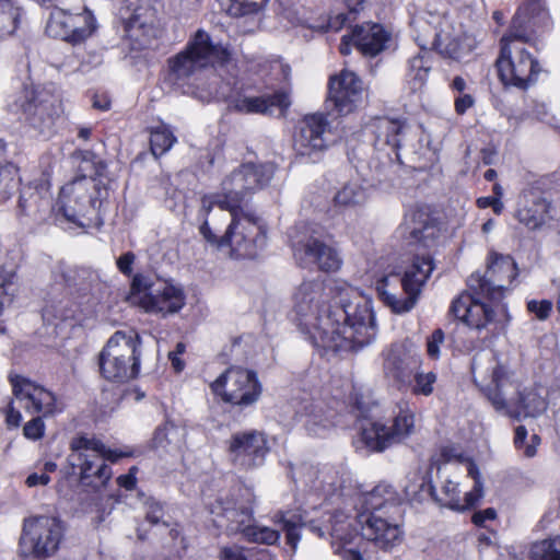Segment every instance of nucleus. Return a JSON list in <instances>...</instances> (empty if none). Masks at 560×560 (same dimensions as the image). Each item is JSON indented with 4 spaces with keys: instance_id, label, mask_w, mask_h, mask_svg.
<instances>
[{
    "instance_id": "6",
    "label": "nucleus",
    "mask_w": 560,
    "mask_h": 560,
    "mask_svg": "<svg viewBox=\"0 0 560 560\" xmlns=\"http://www.w3.org/2000/svg\"><path fill=\"white\" fill-rule=\"evenodd\" d=\"M273 174L275 166L270 163L242 164L222 180L221 192L202 197L201 210L208 214L215 206L222 211L242 209L246 197L267 186Z\"/></svg>"
},
{
    "instance_id": "34",
    "label": "nucleus",
    "mask_w": 560,
    "mask_h": 560,
    "mask_svg": "<svg viewBox=\"0 0 560 560\" xmlns=\"http://www.w3.org/2000/svg\"><path fill=\"white\" fill-rule=\"evenodd\" d=\"M72 159L78 164L80 172L83 173L80 177L92 179L98 186L105 185L103 178L107 177V165L97 154L90 150H75L72 153Z\"/></svg>"
},
{
    "instance_id": "21",
    "label": "nucleus",
    "mask_w": 560,
    "mask_h": 560,
    "mask_svg": "<svg viewBox=\"0 0 560 560\" xmlns=\"http://www.w3.org/2000/svg\"><path fill=\"white\" fill-rule=\"evenodd\" d=\"M395 413L393 424L386 427L380 422H372L362 429V440L371 451L383 452L390 445L407 439L415 428L413 412L407 405L399 406Z\"/></svg>"
},
{
    "instance_id": "54",
    "label": "nucleus",
    "mask_w": 560,
    "mask_h": 560,
    "mask_svg": "<svg viewBox=\"0 0 560 560\" xmlns=\"http://www.w3.org/2000/svg\"><path fill=\"white\" fill-rule=\"evenodd\" d=\"M135 258H136V256L131 252H127V253L122 254L117 259V267H118L119 271L126 276H129L132 271V264L135 261Z\"/></svg>"
},
{
    "instance_id": "9",
    "label": "nucleus",
    "mask_w": 560,
    "mask_h": 560,
    "mask_svg": "<svg viewBox=\"0 0 560 560\" xmlns=\"http://www.w3.org/2000/svg\"><path fill=\"white\" fill-rule=\"evenodd\" d=\"M515 23L516 19L510 34L501 38V51L495 66L504 85L526 89L536 80L540 69L538 62L525 49L524 43L527 37L524 32L515 28Z\"/></svg>"
},
{
    "instance_id": "26",
    "label": "nucleus",
    "mask_w": 560,
    "mask_h": 560,
    "mask_svg": "<svg viewBox=\"0 0 560 560\" xmlns=\"http://www.w3.org/2000/svg\"><path fill=\"white\" fill-rule=\"evenodd\" d=\"M294 257L300 265L315 264L322 271H337L342 264L339 252L324 242L310 237L304 243H293Z\"/></svg>"
},
{
    "instance_id": "31",
    "label": "nucleus",
    "mask_w": 560,
    "mask_h": 560,
    "mask_svg": "<svg viewBox=\"0 0 560 560\" xmlns=\"http://www.w3.org/2000/svg\"><path fill=\"white\" fill-rule=\"evenodd\" d=\"M351 39L363 55L374 57L386 48L389 34L381 24L364 23L353 27Z\"/></svg>"
},
{
    "instance_id": "47",
    "label": "nucleus",
    "mask_w": 560,
    "mask_h": 560,
    "mask_svg": "<svg viewBox=\"0 0 560 560\" xmlns=\"http://www.w3.org/2000/svg\"><path fill=\"white\" fill-rule=\"evenodd\" d=\"M415 384L411 390L416 395L429 396L433 393V385L436 382V375L433 372L428 373H413Z\"/></svg>"
},
{
    "instance_id": "43",
    "label": "nucleus",
    "mask_w": 560,
    "mask_h": 560,
    "mask_svg": "<svg viewBox=\"0 0 560 560\" xmlns=\"http://www.w3.org/2000/svg\"><path fill=\"white\" fill-rule=\"evenodd\" d=\"M18 184V168L11 163L0 165V202L11 197Z\"/></svg>"
},
{
    "instance_id": "25",
    "label": "nucleus",
    "mask_w": 560,
    "mask_h": 560,
    "mask_svg": "<svg viewBox=\"0 0 560 560\" xmlns=\"http://www.w3.org/2000/svg\"><path fill=\"white\" fill-rule=\"evenodd\" d=\"M468 475L475 480V486L471 491L465 494L464 500H460L459 498L457 483L448 479H446L441 487V497L435 493V488L433 486L430 485L428 490L434 500L442 506H447L455 511H465L474 508L482 498L483 492L478 468L472 463L468 466Z\"/></svg>"
},
{
    "instance_id": "30",
    "label": "nucleus",
    "mask_w": 560,
    "mask_h": 560,
    "mask_svg": "<svg viewBox=\"0 0 560 560\" xmlns=\"http://www.w3.org/2000/svg\"><path fill=\"white\" fill-rule=\"evenodd\" d=\"M44 176H47L44 174ZM19 207L26 215L42 217L51 208L50 183L47 177L37 184L25 186L20 195Z\"/></svg>"
},
{
    "instance_id": "19",
    "label": "nucleus",
    "mask_w": 560,
    "mask_h": 560,
    "mask_svg": "<svg viewBox=\"0 0 560 560\" xmlns=\"http://www.w3.org/2000/svg\"><path fill=\"white\" fill-rule=\"evenodd\" d=\"M217 95L226 98L230 107L242 114L283 116L291 105L290 96L284 91L259 96H250L243 91H233L230 94L218 91H210L207 95L197 94L205 102H209Z\"/></svg>"
},
{
    "instance_id": "38",
    "label": "nucleus",
    "mask_w": 560,
    "mask_h": 560,
    "mask_svg": "<svg viewBox=\"0 0 560 560\" xmlns=\"http://www.w3.org/2000/svg\"><path fill=\"white\" fill-rule=\"evenodd\" d=\"M482 298H487V295L475 293L474 302L469 310H466V317L464 318L467 326L478 330L485 328L494 317L493 310L482 302Z\"/></svg>"
},
{
    "instance_id": "41",
    "label": "nucleus",
    "mask_w": 560,
    "mask_h": 560,
    "mask_svg": "<svg viewBox=\"0 0 560 560\" xmlns=\"http://www.w3.org/2000/svg\"><path fill=\"white\" fill-rule=\"evenodd\" d=\"M141 8L135 2L126 0L119 9V15L125 24V30L130 37L136 36L137 31L147 26V22L141 20Z\"/></svg>"
},
{
    "instance_id": "44",
    "label": "nucleus",
    "mask_w": 560,
    "mask_h": 560,
    "mask_svg": "<svg viewBox=\"0 0 560 560\" xmlns=\"http://www.w3.org/2000/svg\"><path fill=\"white\" fill-rule=\"evenodd\" d=\"M243 536L250 542L271 546L279 541L280 532L267 526H255L250 523Z\"/></svg>"
},
{
    "instance_id": "59",
    "label": "nucleus",
    "mask_w": 560,
    "mask_h": 560,
    "mask_svg": "<svg viewBox=\"0 0 560 560\" xmlns=\"http://www.w3.org/2000/svg\"><path fill=\"white\" fill-rule=\"evenodd\" d=\"M22 420L21 412L16 410L12 402L9 405L5 421L9 427L18 428L20 425V422Z\"/></svg>"
},
{
    "instance_id": "48",
    "label": "nucleus",
    "mask_w": 560,
    "mask_h": 560,
    "mask_svg": "<svg viewBox=\"0 0 560 560\" xmlns=\"http://www.w3.org/2000/svg\"><path fill=\"white\" fill-rule=\"evenodd\" d=\"M474 298V291H471V293L460 294L453 301L450 312L454 315L455 318L464 322V318L466 317V310H469V307L471 306Z\"/></svg>"
},
{
    "instance_id": "22",
    "label": "nucleus",
    "mask_w": 560,
    "mask_h": 560,
    "mask_svg": "<svg viewBox=\"0 0 560 560\" xmlns=\"http://www.w3.org/2000/svg\"><path fill=\"white\" fill-rule=\"evenodd\" d=\"M229 452L231 460L236 467L248 470L265 463L269 446L265 433L253 430L233 434Z\"/></svg>"
},
{
    "instance_id": "64",
    "label": "nucleus",
    "mask_w": 560,
    "mask_h": 560,
    "mask_svg": "<svg viewBox=\"0 0 560 560\" xmlns=\"http://www.w3.org/2000/svg\"><path fill=\"white\" fill-rule=\"evenodd\" d=\"M339 553L345 560H363L361 553L355 549L343 548Z\"/></svg>"
},
{
    "instance_id": "18",
    "label": "nucleus",
    "mask_w": 560,
    "mask_h": 560,
    "mask_svg": "<svg viewBox=\"0 0 560 560\" xmlns=\"http://www.w3.org/2000/svg\"><path fill=\"white\" fill-rule=\"evenodd\" d=\"M211 388L224 401L238 406L254 404L261 394L256 373L241 366L229 368L211 384Z\"/></svg>"
},
{
    "instance_id": "42",
    "label": "nucleus",
    "mask_w": 560,
    "mask_h": 560,
    "mask_svg": "<svg viewBox=\"0 0 560 560\" xmlns=\"http://www.w3.org/2000/svg\"><path fill=\"white\" fill-rule=\"evenodd\" d=\"M176 138L165 126H159L151 131L150 145L154 156L166 153L175 143Z\"/></svg>"
},
{
    "instance_id": "23",
    "label": "nucleus",
    "mask_w": 560,
    "mask_h": 560,
    "mask_svg": "<svg viewBox=\"0 0 560 560\" xmlns=\"http://www.w3.org/2000/svg\"><path fill=\"white\" fill-rule=\"evenodd\" d=\"M362 94L361 79L354 72L345 69L329 79L327 107L332 106L340 116L348 115L361 103Z\"/></svg>"
},
{
    "instance_id": "52",
    "label": "nucleus",
    "mask_w": 560,
    "mask_h": 560,
    "mask_svg": "<svg viewBox=\"0 0 560 560\" xmlns=\"http://www.w3.org/2000/svg\"><path fill=\"white\" fill-rule=\"evenodd\" d=\"M60 67L66 71V73H85L89 70V66L80 61L75 54L67 56Z\"/></svg>"
},
{
    "instance_id": "60",
    "label": "nucleus",
    "mask_w": 560,
    "mask_h": 560,
    "mask_svg": "<svg viewBox=\"0 0 560 560\" xmlns=\"http://www.w3.org/2000/svg\"><path fill=\"white\" fill-rule=\"evenodd\" d=\"M221 556L222 560H247L243 551L236 547L224 548Z\"/></svg>"
},
{
    "instance_id": "24",
    "label": "nucleus",
    "mask_w": 560,
    "mask_h": 560,
    "mask_svg": "<svg viewBox=\"0 0 560 560\" xmlns=\"http://www.w3.org/2000/svg\"><path fill=\"white\" fill-rule=\"evenodd\" d=\"M328 121L323 114L304 117L299 133L294 139V150L301 156L315 161L328 145Z\"/></svg>"
},
{
    "instance_id": "3",
    "label": "nucleus",
    "mask_w": 560,
    "mask_h": 560,
    "mask_svg": "<svg viewBox=\"0 0 560 560\" xmlns=\"http://www.w3.org/2000/svg\"><path fill=\"white\" fill-rule=\"evenodd\" d=\"M363 503L369 513L360 516L362 537L384 550L399 544L402 539L399 521L404 511L393 487L376 486L364 495Z\"/></svg>"
},
{
    "instance_id": "15",
    "label": "nucleus",
    "mask_w": 560,
    "mask_h": 560,
    "mask_svg": "<svg viewBox=\"0 0 560 560\" xmlns=\"http://www.w3.org/2000/svg\"><path fill=\"white\" fill-rule=\"evenodd\" d=\"M15 104L26 117L28 124L42 135L52 131L61 112L60 100L48 90L25 85Z\"/></svg>"
},
{
    "instance_id": "61",
    "label": "nucleus",
    "mask_w": 560,
    "mask_h": 560,
    "mask_svg": "<svg viewBox=\"0 0 560 560\" xmlns=\"http://www.w3.org/2000/svg\"><path fill=\"white\" fill-rule=\"evenodd\" d=\"M132 469H130L129 474L127 475H121L117 478V482L120 487H124L125 489L127 490H131L135 488L136 486V477L135 475L132 474Z\"/></svg>"
},
{
    "instance_id": "1",
    "label": "nucleus",
    "mask_w": 560,
    "mask_h": 560,
    "mask_svg": "<svg viewBox=\"0 0 560 560\" xmlns=\"http://www.w3.org/2000/svg\"><path fill=\"white\" fill-rule=\"evenodd\" d=\"M291 318L325 352L352 351L375 336L368 301L346 283L334 279H304L291 293Z\"/></svg>"
},
{
    "instance_id": "11",
    "label": "nucleus",
    "mask_w": 560,
    "mask_h": 560,
    "mask_svg": "<svg viewBox=\"0 0 560 560\" xmlns=\"http://www.w3.org/2000/svg\"><path fill=\"white\" fill-rule=\"evenodd\" d=\"M63 522L56 516L32 515L23 521L20 536L22 555L43 560L52 557L63 539Z\"/></svg>"
},
{
    "instance_id": "63",
    "label": "nucleus",
    "mask_w": 560,
    "mask_h": 560,
    "mask_svg": "<svg viewBox=\"0 0 560 560\" xmlns=\"http://www.w3.org/2000/svg\"><path fill=\"white\" fill-rule=\"evenodd\" d=\"M540 444V438L537 434L530 436V442L526 444L524 455L528 458L534 457L537 453V446Z\"/></svg>"
},
{
    "instance_id": "7",
    "label": "nucleus",
    "mask_w": 560,
    "mask_h": 560,
    "mask_svg": "<svg viewBox=\"0 0 560 560\" xmlns=\"http://www.w3.org/2000/svg\"><path fill=\"white\" fill-rule=\"evenodd\" d=\"M434 269L430 254H416L404 275H388L382 278L376 290L382 301L396 314L411 311L421 289Z\"/></svg>"
},
{
    "instance_id": "55",
    "label": "nucleus",
    "mask_w": 560,
    "mask_h": 560,
    "mask_svg": "<svg viewBox=\"0 0 560 560\" xmlns=\"http://www.w3.org/2000/svg\"><path fill=\"white\" fill-rule=\"evenodd\" d=\"M176 431L173 424H164L159 427L154 433V443L156 446H165V442H168V434Z\"/></svg>"
},
{
    "instance_id": "35",
    "label": "nucleus",
    "mask_w": 560,
    "mask_h": 560,
    "mask_svg": "<svg viewBox=\"0 0 560 560\" xmlns=\"http://www.w3.org/2000/svg\"><path fill=\"white\" fill-rule=\"evenodd\" d=\"M305 417L304 427L308 435L323 438L334 427L332 412L327 413L320 405L307 407Z\"/></svg>"
},
{
    "instance_id": "17",
    "label": "nucleus",
    "mask_w": 560,
    "mask_h": 560,
    "mask_svg": "<svg viewBox=\"0 0 560 560\" xmlns=\"http://www.w3.org/2000/svg\"><path fill=\"white\" fill-rule=\"evenodd\" d=\"M517 277L516 264L510 256L493 254L490 256L483 275L474 273L468 279L470 291L486 294L492 302L501 301Z\"/></svg>"
},
{
    "instance_id": "40",
    "label": "nucleus",
    "mask_w": 560,
    "mask_h": 560,
    "mask_svg": "<svg viewBox=\"0 0 560 560\" xmlns=\"http://www.w3.org/2000/svg\"><path fill=\"white\" fill-rule=\"evenodd\" d=\"M21 8L12 0H0V39L13 34L18 27Z\"/></svg>"
},
{
    "instance_id": "16",
    "label": "nucleus",
    "mask_w": 560,
    "mask_h": 560,
    "mask_svg": "<svg viewBox=\"0 0 560 560\" xmlns=\"http://www.w3.org/2000/svg\"><path fill=\"white\" fill-rule=\"evenodd\" d=\"M98 195L97 183L86 177H77L61 188L57 202L58 211L67 221L83 226V219L95 211Z\"/></svg>"
},
{
    "instance_id": "53",
    "label": "nucleus",
    "mask_w": 560,
    "mask_h": 560,
    "mask_svg": "<svg viewBox=\"0 0 560 560\" xmlns=\"http://www.w3.org/2000/svg\"><path fill=\"white\" fill-rule=\"evenodd\" d=\"M163 506L158 502L148 503L147 520L151 524H159L163 518Z\"/></svg>"
},
{
    "instance_id": "12",
    "label": "nucleus",
    "mask_w": 560,
    "mask_h": 560,
    "mask_svg": "<svg viewBox=\"0 0 560 560\" xmlns=\"http://www.w3.org/2000/svg\"><path fill=\"white\" fill-rule=\"evenodd\" d=\"M72 454L69 456V463L72 467L80 469L81 481H88L91 478L104 486L112 477V469L105 463L106 460L116 462L126 454L118 453L107 448L100 440L79 436L71 441Z\"/></svg>"
},
{
    "instance_id": "45",
    "label": "nucleus",
    "mask_w": 560,
    "mask_h": 560,
    "mask_svg": "<svg viewBox=\"0 0 560 560\" xmlns=\"http://www.w3.org/2000/svg\"><path fill=\"white\" fill-rule=\"evenodd\" d=\"M533 560H560V538L545 539L534 544Z\"/></svg>"
},
{
    "instance_id": "32",
    "label": "nucleus",
    "mask_w": 560,
    "mask_h": 560,
    "mask_svg": "<svg viewBox=\"0 0 560 560\" xmlns=\"http://www.w3.org/2000/svg\"><path fill=\"white\" fill-rule=\"evenodd\" d=\"M550 203L540 195L528 191L524 194L515 212V218L529 230H537L546 222Z\"/></svg>"
},
{
    "instance_id": "13",
    "label": "nucleus",
    "mask_w": 560,
    "mask_h": 560,
    "mask_svg": "<svg viewBox=\"0 0 560 560\" xmlns=\"http://www.w3.org/2000/svg\"><path fill=\"white\" fill-rule=\"evenodd\" d=\"M62 279L70 299L47 304L44 316L61 320L77 319L94 304L92 290L96 275L84 268L69 269L62 273Z\"/></svg>"
},
{
    "instance_id": "37",
    "label": "nucleus",
    "mask_w": 560,
    "mask_h": 560,
    "mask_svg": "<svg viewBox=\"0 0 560 560\" xmlns=\"http://www.w3.org/2000/svg\"><path fill=\"white\" fill-rule=\"evenodd\" d=\"M222 518L225 520V524L221 523V526H225L230 534L241 533L243 535L253 521V511L246 506L229 505L222 508Z\"/></svg>"
},
{
    "instance_id": "50",
    "label": "nucleus",
    "mask_w": 560,
    "mask_h": 560,
    "mask_svg": "<svg viewBox=\"0 0 560 560\" xmlns=\"http://www.w3.org/2000/svg\"><path fill=\"white\" fill-rule=\"evenodd\" d=\"M45 424L40 417H36L26 422L23 428V434L30 440H39L44 435Z\"/></svg>"
},
{
    "instance_id": "36",
    "label": "nucleus",
    "mask_w": 560,
    "mask_h": 560,
    "mask_svg": "<svg viewBox=\"0 0 560 560\" xmlns=\"http://www.w3.org/2000/svg\"><path fill=\"white\" fill-rule=\"evenodd\" d=\"M272 521L275 524L282 525L285 530L287 542L295 551L301 539L299 529L304 525L303 516L298 512L280 510L275 513Z\"/></svg>"
},
{
    "instance_id": "5",
    "label": "nucleus",
    "mask_w": 560,
    "mask_h": 560,
    "mask_svg": "<svg viewBox=\"0 0 560 560\" xmlns=\"http://www.w3.org/2000/svg\"><path fill=\"white\" fill-rule=\"evenodd\" d=\"M416 23L418 27L416 40L422 51L409 60L407 78L412 91L421 89L429 77L432 68L430 49H435L440 55L451 59L462 57L459 37L447 20H441L439 27L422 20Z\"/></svg>"
},
{
    "instance_id": "46",
    "label": "nucleus",
    "mask_w": 560,
    "mask_h": 560,
    "mask_svg": "<svg viewBox=\"0 0 560 560\" xmlns=\"http://www.w3.org/2000/svg\"><path fill=\"white\" fill-rule=\"evenodd\" d=\"M226 12L232 16H242L245 14L258 12L268 0H229Z\"/></svg>"
},
{
    "instance_id": "20",
    "label": "nucleus",
    "mask_w": 560,
    "mask_h": 560,
    "mask_svg": "<svg viewBox=\"0 0 560 560\" xmlns=\"http://www.w3.org/2000/svg\"><path fill=\"white\" fill-rule=\"evenodd\" d=\"M95 30L92 12L82 7L80 12L56 7L46 25V33L71 44H80L90 37Z\"/></svg>"
},
{
    "instance_id": "8",
    "label": "nucleus",
    "mask_w": 560,
    "mask_h": 560,
    "mask_svg": "<svg viewBox=\"0 0 560 560\" xmlns=\"http://www.w3.org/2000/svg\"><path fill=\"white\" fill-rule=\"evenodd\" d=\"M140 346L138 334L116 331L98 354L101 375L115 383L136 378L140 370Z\"/></svg>"
},
{
    "instance_id": "57",
    "label": "nucleus",
    "mask_w": 560,
    "mask_h": 560,
    "mask_svg": "<svg viewBox=\"0 0 560 560\" xmlns=\"http://www.w3.org/2000/svg\"><path fill=\"white\" fill-rule=\"evenodd\" d=\"M497 512L492 508H488L483 511L476 512L472 515V523L477 526H485L486 521L494 520Z\"/></svg>"
},
{
    "instance_id": "49",
    "label": "nucleus",
    "mask_w": 560,
    "mask_h": 560,
    "mask_svg": "<svg viewBox=\"0 0 560 560\" xmlns=\"http://www.w3.org/2000/svg\"><path fill=\"white\" fill-rule=\"evenodd\" d=\"M444 343V331L435 329L427 339V353L431 359L440 358V347Z\"/></svg>"
},
{
    "instance_id": "33",
    "label": "nucleus",
    "mask_w": 560,
    "mask_h": 560,
    "mask_svg": "<svg viewBox=\"0 0 560 560\" xmlns=\"http://www.w3.org/2000/svg\"><path fill=\"white\" fill-rule=\"evenodd\" d=\"M373 126L376 145H388L394 150L401 147L406 129L404 122L384 117L378 118Z\"/></svg>"
},
{
    "instance_id": "62",
    "label": "nucleus",
    "mask_w": 560,
    "mask_h": 560,
    "mask_svg": "<svg viewBox=\"0 0 560 560\" xmlns=\"http://www.w3.org/2000/svg\"><path fill=\"white\" fill-rule=\"evenodd\" d=\"M527 430L524 425H518L515 429L514 444L517 448L526 446Z\"/></svg>"
},
{
    "instance_id": "29",
    "label": "nucleus",
    "mask_w": 560,
    "mask_h": 560,
    "mask_svg": "<svg viewBox=\"0 0 560 560\" xmlns=\"http://www.w3.org/2000/svg\"><path fill=\"white\" fill-rule=\"evenodd\" d=\"M404 232L410 245L430 248L435 245L440 229L425 209H416L406 215Z\"/></svg>"
},
{
    "instance_id": "56",
    "label": "nucleus",
    "mask_w": 560,
    "mask_h": 560,
    "mask_svg": "<svg viewBox=\"0 0 560 560\" xmlns=\"http://www.w3.org/2000/svg\"><path fill=\"white\" fill-rule=\"evenodd\" d=\"M475 100L470 94H463L455 100V110L458 115H463L467 109L472 107Z\"/></svg>"
},
{
    "instance_id": "14",
    "label": "nucleus",
    "mask_w": 560,
    "mask_h": 560,
    "mask_svg": "<svg viewBox=\"0 0 560 560\" xmlns=\"http://www.w3.org/2000/svg\"><path fill=\"white\" fill-rule=\"evenodd\" d=\"M131 293L142 294L139 305L148 313L166 316L179 312L185 305L182 288L168 281L137 273L132 278Z\"/></svg>"
},
{
    "instance_id": "28",
    "label": "nucleus",
    "mask_w": 560,
    "mask_h": 560,
    "mask_svg": "<svg viewBox=\"0 0 560 560\" xmlns=\"http://www.w3.org/2000/svg\"><path fill=\"white\" fill-rule=\"evenodd\" d=\"M419 365L420 358L402 343L392 345L385 354V375L399 385H409Z\"/></svg>"
},
{
    "instance_id": "39",
    "label": "nucleus",
    "mask_w": 560,
    "mask_h": 560,
    "mask_svg": "<svg viewBox=\"0 0 560 560\" xmlns=\"http://www.w3.org/2000/svg\"><path fill=\"white\" fill-rule=\"evenodd\" d=\"M368 200L366 189L358 183L346 184L335 195L334 201L337 207L353 209L365 203Z\"/></svg>"
},
{
    "instance_id": "58",
    "label": "nucleus",
    "mask_w": 560,
    "mask_h": 560,
    "mask_svg": "<svg viewBox=\"0 0 560 560\" xmlns=\"http://www.w3.org/2000/svg\"><path fill=\"white\" fill-rule=\"evenodd\" d=\"M49 481H50V477L46 472H42V474L33 472L26 478L25 482L28 487H36L39 485L46 486L49 483Z\"/></svg>"
},
{
    "instance_id": "51",
    "label": "nucleus",
    "mask_w": 560,
    "mask_h": 560,
    "mask_svg": "<svg viewBox=\"0 0 560 560\" xmlns=\"http://www.w3.org/2000/svg\"><path fill=\"white\" fill-rule=\"evenodd\" d=\"M527 308L530 313H534L537 318L546 319L552 310V303L549 300H532L527 303Z\"/></svg>"
},
{
    "instance_id": "27",
    "label": "nucleus",
    "mask_w": 560,
    "mask_h": 560,
    "mask_svg": "<svg viewBox=\"0 0 560 560\" xmlns=\"http://www.w3.org/2000/svg\"><path fill=\"white\" fill-rule=\"evenodd\" d=\"M11 384L15 400L23 404L26 410L44 415H50L55 411L56 398L51 392L18 375L11 377Z\"/></svg>"
},
{
    "instance_id": "4",
    "label": "nucleus",
    "mask_w": 560,
    "mask_h": 560,
    "mask_svg": "<svg viewBox=\"0 0 560 560\" xmlns=\"http://www.w3.org/2000/svg\"><path fill=\"white\" fill-rule=\"evenodd\" d=\"M230 59L226 47L213 44L210 35L198 30L187 42L186 47L167 60V80L177 86L192 85L202 72L214 63Z\"/></svg>"
},
{
    "instance_id": "10",
    "label": "nucleus",
    "mask_w": 560,
    "mask_h": 560,
    "mask_svg": "<svg viewBox=\"0 0 560 560\" xmlns=\"http://www.w3.org/2000/svg\"><path fill=\"white\" fill-rule=\"evenodd\" d=\"M228 212L231 221L222 235H218L217 226L212 231L207 220L200 226V233L208 242L219 247L228 246L237 256L252 257L258 243L262 245L265 237L262 226L254 215L245 213L242 209Z\"/></svg>"
},
{
    "instance_id": "2",
    "label": "nucleus",
    "mask_w": 560,
    "mask_h": 560,
    "mask_svg": "<svg viewBox=\"0 0 560 560\" xmlns=\"http://www.w3.org/2000/svg\"><path fill=\"white\" fill-rule=\"evenodd\" d=\"M471 374L475 384L497 411L521 420L536 418L547 409V400L541 395V389H521L515 374L501 364L491 352H480L474 357Z\"/></svg>"
}]
</instances>
